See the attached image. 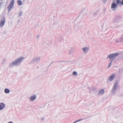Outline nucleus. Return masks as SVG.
<instances>
[{
    "instance_id": "obj_31",
    "label": "nucleus",
    "mask_w": 123,
    "mask_h": 123,
    "mask_svg": "<svg viewBox=\"0 0 123 123\" xmlns=\"http://www.w3.org/2000/svg\"><path fill=\"white\" fill-rule=\"evenodd\" d=\"M42 119H43V118H42Z\"/></svg>"
},
{
    "instance_id": "obj_11",
    "label": "nucleus",
    "mask_w": 123,
    "mask_h": 123,
    "mask_svg": "<svg viewBox=\"0 0 123 123\" xmlns=\"http://www.w3.org/2000/svg\"><path fill=\"white\" fill-rule=\"evenodd\" d=\"M123 42V35L119 39H117L116 41L117 43H119Z\"/></svg>"
},
{
    "instance_id": "obj_9",
    "label": "nucleus",
    "mask_w": 123,
    "mask_h": 123,
    "mask_svg": "<svg viewBox=\"0 0 123 123\" xmlns=\"http://www.w3.org/2000/svg\"><path fill=\"white\" fill-rule=\"evenodd\" d=\"M36 96L35 95L31 96L30 98V100L31 101H33L36 98Z\"/></svg>"
},
{
    "instance_id": "obj_4",
    "label": "nucleus",
    "mask_w": 123,
    "mask_h": 123,
    "mask_svg": "<svg viewBox=\"0 0 123 123\" xmlns=\"http://www.w3.org/2000/svg\"><path fill=\"white\" fill-rule=\"evenodd\" d=\"M118 54L117 53L112 54L109 55L108 57L110 59L111 61L112 62Z\"/></svg>"
},
{
    "instance_id": "obj_3",
    "label": "nucleus",
    "mask_w": 123,
    "mask_h": 123,
    "mask_svg": "<svg viewBox=\"0 0 123 123\" xmlns=\"http://www.w3.org/2000/svg\"><path fill=\"white\" fill-rule=\"evenodd\" d=\"M117 84L118 82L117 81L115 83L113 87L111 89V93L113 95H114L116 93V91L117 88Z\"/></svg>"
},
{
    "instance_id": "obj_10",
    "label": "nucleus",
    "mask_w": 123,
    "mask_h": 123,
    "mask_svg": "<svg viewBox=\"0 0 123 123\" xmlns=\"http://www.w3.org/2000/svg\"><path fill=\"white\" fill-rule=\"evenodd\" d=\"M5 107V105L3 103H0V110L3 109Z\"/></svg>"
},
{
    "instance_id": "obj_26",
    "label": "nucleus",
    "mask_w": 123,
    "mask_h": 123,
    "mask_svg": "<svg viewBox=\"0 0 123 123\" xmlns=\"http://www.w3.org/2000/svg\"><path fill=\"white\" fill-rule=\"evenodd\" d=\"M107 0H103V2L105 3L106 1Z\"/></svg>"
},
{
    "instance_id": "obj_18",
    "label": "nucleus",
    "mask_w": 123,
    "mask_h": 123,
    "mask_svg": "<svg viewBox=\"0 0 123 123\" xmlns=\"http://www.w3.org/2000/svg\"><path fill=\"white\" fill-rule=\"evenodd\" d=\"M123 59V54H120V56L119 57V59L121 60Z\"/></svg>"
},
{
    "instance_id": "obj_8",
    "label": "nucleus",
    "mask_w": 123,
    "mask_h": 123,
    "mask_svg": "<svg viewBox=\"0 0 123 123\" xmlns=\"http://www.w3.org/2000/svg\"><path fill=\"white\" fill-rule=\"evenodd\" d=\"M115 76V74H113L109 76V80L110 81H112Z\"/></svg>"
},
{
    "instance_id": "obj_24",
    "label": "nucleus",
    "mask_w": 123,
    "mask_h": 123,
    "mask_svg": "<svg viewBox=\"0 0 123 123\" xmlns=\"http://www.w3.org/2000/svg\"><path fill=\"white\" fill-rule=\"evenodd\" d=\"M98 13L97 12H95L93 14V15L95 16Z\"/></svg>"
},
{
    "instance_id": "obj_7",
    "label": "nucleus",
    "mask_w": 123,
    "mask_h": 123,
    "mask_svg": "<svg viewBox=\"0 0 123 123\" xmlns=\"http://www.w3.org/2000/svg\"><path fill=\"white\" fill-rule=\"evenodd\" d=\"M5 22V18L4 17L2 19L0 24V26L2 28L4 25Z\"/></svg>"
},
{
    "instance_id": "obj_28",
    "label": "nucleus",
    "mask_w": 123,
    "mask_h": 123,
    "mask_svg": "<svg viewBox=\"0 0 123 123\" xmlns=\"http://www.w3.org/2000/svg\"><path fill=\"white\" fill-rule=\"evenodd\" d=\"M8 123H13L12 122H8Z\"/></svg>"
},
{
    "instance_id": "obj_13",
    "label": "nucleus",
    "mask_w": 123,
    "mask_h": 123,
    "mask_svg": "<svg viewBox=\"0 0 123 123\" xmlns=\"http://www.w3.org/2000/svg\"><path fill=\"white\" fill-rule=\"evenodd\" d=\"M88 47H85L83 49V50L85 53H87L88 51Z\"/></svg>"
},
{
    "instance_id": "obj_1",
    "label": "nucleus",
    "mask_w": 123,
    "mask_h": 123,
    "mask_svg": "<svg viewBox=\"0 0 123 123\" xmlns=\"http://www.w3.org/2000/svg\"><path fill=\"white\" fill-rule=\"evenodd\" d=\"M123 5V0H112L111 8L113 11H115L119 5Z\"/></svg>"
},
{
    "instance_id": "obj_16",
    "label": "nucleus",
    "mask_w": 123,
    "mask_h": 123,
    "mask_svg": "<svg viewBox=\"0 0 123 123\" xmlns=\"http://www.w3.org/2000/svg\"><path fill=\"white\" fill-rule=\"evenodd\" d=\"M22 11H20L19 12L18 14V17H20L21 16L22 14Z\"/></svg>"
},
{
    "instance_id": "obj_30",
    "label": "nucleus",
    "mask_w": 123,
    "mask_h": 123,
    "mask_svg": "<svg viewBox=\"0 0 123 123\" xmlns=\"http://www.w3.org/2000/svg\"><path fill=\"white\" fill-rule=\"evenodd\" d=\"M119 70V72H120V70Z\"/></svg>"
},
{
    "instance_id": "obj_27",
    "label": "nucleus",
    "mask_w": 123,
    "mask_h": 123,
    "mask_svg": "<svg viewBox=\"0 0 123 123\" xmlns=\"http://www.w3.org/2000/svg\"><path fill=\"white\" fill-rule=\"evenodd\" d=\"M73 51H72V52H69V53L70 54H73Z\"/></svg>"
},
{
    "instance_id": "obj_5",
    "label": "nucleus",
    "mask_w": 123,
    "mask_h": 123,
    "mask_svg": "<svg viewBox=\"0 0 123 123\" xmlns=\"http://www.w3.org/2000/svg\"><path fill=\"white\" fill-rule=\"evenodd\" d=\"M14 3V0H12L9 5L7 7V9L9 12H10L13 6Z\"/></svg>"
},
{
    "instance_id": "obj_12",
    "label": "nucleus",
    "mask_w": 123,
    "mask_h": 123,
    "mask_svg": "<svg viewBox=\"0 0 123 123\" xmlns=\"http://www.w3.org/2000/svg\"><path fill=\"white\" fill-rule=\"evenodd\" d=\"M104 92V89H101L99 91L98 93L99 95H103Z\"/></svg>"
},
{
    "instance_id": "obj_23",
    "label": "nucleus",
    "mask_w": 123,
    "mask_h": 123,
    "mask_svg": "<svg viewBox=\"0 0 123 123\" xmlns=\"http://www.w3.org/2000/svg\"><path fill=\"white\" fill-rule=\"evenodd\" d=\"M40 37V35H38L37 37H36V38L37 39V40H38V39Z\"/></svg>"
},
{
    "instance_id": "obj_20",
    "label": "nucleus",
    "mask_w": 123,
    "mask_h": 123,
    "mask_svg": "<svg viewBox=\"0 0 123 123\" xmlns=\"http://www.w3.org/2000/svg\"><path fill=\"white\" fill-rule=\"evenodd\" d=\"M6 59H4L2 61V65H4L5 64V62H6Z\"/></svg>"
},
{
    "instance_id": "obj_15",
    "label": "nucleus",
    "mask_w": 123,
    "mask_h": 123,
    "mask_svg": "<svg viewBox=\"0 0 123 123\" xmlns=\"http://www.w3.org/2000/svg\"><path fill=\"white\" fill-rule=\"evenodd\" d=\"M81 13L82 14L84 15H85L87 14V12L86 11L85 9L82 10Z\"/></svg>"
},
{
    "instance_id": "obj_19",
    "label": "nucleus",
    "mask_w": 123,
    "mask_h": 123,
    "mask_svg": "<svg viewBox=\"0 0 123 123\" xmlns=\"http://www.w3.org/2000/svg\"><path fill=\"white\" fill-rule=\"evenodd\" d=\"M73 75L75 76H77V74L76 72L74 71L73 73Z\"/></svg>"
},
{
    "instance_id": "obj_14",
    "label": "nucleus",
    "mask_w": 123,
    "mask_h": 123,
    "mask_svg": "<svg viewBox=\"0 0 123 123\" xmlns=\"http://www.w3.org/2000/svg\"><path fill=\"white\" fill-rule=\"evenodd\" d=\"M4 91L5 93H9L10 92V91L8 89L6 88L5 89Z\"/></svg>"
},
{
    "instance_id": "obj_6",
    "label": "nucleus",
    "mask_w": 123,
    "mask_h": 123,
    "mask_svg": "<svg viewBox=\"0 0 123 123\" xmlns=\"http://www.w3.org/2000/svg\"><path fill=\"white\" fill-rule=\"evenodd\" d=\"M40 60V57L39 56H37L36 57L34 58L32 60L31 62L33 63H34L36 62H37Z\"/></svg>"
},
{
    "instance_id": "obj_29",
    "label": "nucleus",
    "mask_w": 123,
    "mask_h": 123,
    "mask_svg": "<svg viewBox=\"0 0 123 123\" xmlns=\"http://www.w3.org/2000/svg\"><path fill=\"white\" fill-rule=\"evenodd\" d=\"M0 0V1H2V0Z\"/></svg>"
},
{
    "instance_id": "obj_25",
    "label": "nucleus",
    "mask_w": 123,
    "mask_h": 123,
    "mask_svg": "<svg viewBox=\"0 0 123 123\" xmlns=\"http://www.w3.org/2000/svg\"><path fill=\"white\" fill-rule=\"evenodd\" d=\"M91 88H92V90L93 91H95V88H94L93 87H92Z\"/></svg>"
},
{
    "instance_id": "obj_21",
    "label": "nucleus",
    "mask_w": 123,
    "mask_h": 123,
    "mask_svg": "<svg viewBox=\"0 0 123 123\" xmlns=\"http://www.w3.org/2000/svg\"><path fill=\"white\" fill-rule=\"evenodd\" d=\"M83 120V119H79V120H78L76 121L75 122H74L73 123H77V122H79V121H81V120Z\"/></svg>"
},
{
    "instance_id": "obj_2",
    "label": "nucleus",
    "mask_w": 123,
    "mask_h": 123,
    "mask_svg": "<svg viewBox=\"0 0 123 123\" xmlns=\"http://www.w3.org/2000/svg\"><path fill=\"white\" fill-rule=\"evenodd\" d=\"M24 59V57L22 56L18 58L12 62L11 63L9 64V67H12L13 65H15L16 66H19Z\"/></svg>"
},
{
    "instance_id": "obj_22",
    "label": "nucleus",
    "mask_w": 123,
    "mask_h": 123,
    "mask_svg": "<svg viewBox=\"0 0 123 123\" xmlns=\"http://www.w3.org/2000/svg\"><path fill=\"white\" fill-rule=\"evenodd\" d=\"M112 62L111 61V62H110L109 64V66L108 67V68H109L111 66V64L112 63Z\"/></svg>"
},
{
    "instance_id": "obj_17",
    "label": "nucleus",
    "mask_w": 123,
    "mask_h": 123,
    "mask_svg": "<svg viewBox=\"0 0 123 123\" xmlns=\"http://www.w3.org/2000/svg\"><path fill=\"white\" fill-rule=\"evenodd\" d=\"M18 3L19 6H21L22 4V2L20 0H18Z\"/></svg>"
}]
</instances>
